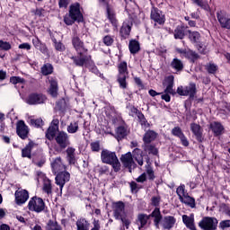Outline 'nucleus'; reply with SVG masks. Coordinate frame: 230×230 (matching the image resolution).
Wrapping results in <instances>:
<instances>
[{
  "instance_id": "obj_35",
  "label": "nucleus",
  "mask_w": 230,
  "mask_h": 230,
  "mask_svg": "<svg viewBox=\"0 0 230 230\" xmlns=\"http://www.w3.org/2000/svg\"><path fill=\"white\" fill-rule=\"evenodd\" d=\"M182 204L189 206V208H195V199L187 194L182 199L180 200Z\"/></svg>"
},
{
  "instance_id": "obj_17",
  "label": "nucleus",
  "mask_w": 230,
  "mask_h": 230,
  "mask_svg": "<svg viewBox=\"0 0 230 230\" xmlns=\"http://www.w3.org/2000/svg\"><path fill=\"white\" fill-rule=\"evenodd\" d=\"M173 75H169L165 78L164 85L166 87L164 93L167 94H175V90H173Z\"/></svg>"
},
{
  "instance_id": "obj_3",
  "label": "nucleus",
  "mask_w": 230,
  "mask_h": 230,
  "mask_svg": "<svg viewBox=\"0 0 230 230\" xmlns=\"http://www.w3.org/2000/svg\"><path fill=\"white\" fill-rule=\"evenodd\" d=\"M113 216L116 220H121L126 229H128L130 226V219L128 218L127 213H125V203L118 201L112 204Z\"/></svg>"
},
{
  "instance_id": "obj_53",
  "label": "nucleus",
  "mask_w": 230,
  "mask_h": 230,
  "mask_svg": "<svg viewBox=\"0 0 230 230\" xmlns=\"http://www.w3.org/2000/svg\"><path fill=\"white\" fill-rule=\"evenodd\" d=\"M207 69L210 75H215V73H217V71H218V66L213 63H209L207 66Z\"/></svg>"
},
{
  "instance_id": "obj_34",
  "label": "nucleus",
  "mask_w": 230,
  "mask_h": 230,
  "mask_svg": "<svg viewBox=\"0 0 230 230\" xmlns=\"http://www.w3.org/2000/svg\"><path fill=\"white\" fill-rule=\"evenodd\" d=\"M189 39L192 44H197L200 42V33L199 31H188Z\"/></svg>"
},
{
  "instance_id": "obj_25",
  "label": "nucleus",
  "mask_w": 230,
  "mask_h": 230,
  "mask_svg": "<svg viewBox=\"0 0 230 230\" xmlns=\"http://www.w3.org/2000/svg\"><path fill=\"white\" fill-rule=\"evenodd\" d=\"M150 219V216L146 214H139L137 216V224L138 226V229L141 230V228L145 227L146 224H148V220Z\"/></svg>"
},
{
  "instance_id": "obj_33",
  "label": "nucleus",
  "mask_w": 230,
  "mask_h": 230,
  "mask_svg": "<svg viewBox=\"0 0 230 230\" xmlns=\"http://www.w3.org/2000/svg\"><path fill=\"white\" fill-rule=\"evenodd\" d=\"M133 157L137 161V164H139V166H143V151H141V149H134Z\"/></svg>"
},
{
  "instance_id": "obj_16",
  "label": "nucleus",
  "mask_w": 230,
  "mask_h": 230,
  "mask_svg": "<svg viewBox=\"0 0 230 230\" xmlns=\"http://www.w3.org/2000/svg\"><path fill=\"white\" fill-rule=\"evenodd\" d=\"M151 19L158 24H164V14H163V12L159 11L158 9L154 8L151 11Z\"/></svg>"
},
{
  "instance_id": "obj_60",
  "label": "nucleus",
  "mask_w": 230,
  "mask_h": 230,
  "mask_svg": "<svg viewBox=\"0 0 230 230\" xmlns=\"http://www.w3.org/2000/svg\"><path fill=\"white\" fill-rule=\"evenodd\" d=\"M160 202H161V197H159V196H155L151 199L152 206H155V208H157V206H159Z\"/></svg>"
},
{
  "instance_id": "obj_48",
  "label": "nucleus",
  "mask_w": 230,
  "mask_h": 230,
  "mask_svg": "<svg viewBox=\"0 0 230 230\" xmlns=\"http://www.w3.org/2000/svg\"><path fill=\"white\" fill-rule=\"evenodd\" d=\"M47 230H62V228L58 226L57 221L49 220L47 225Z\"/></svg>"
},
{
  "instance_id": "obj_62",
  "label": "nucleus",
  "mask_w": 230,
  "mask_h": 230,
  "mask_svg": "<svg viewBox=\"0 0 230 230\" xmlns=\"http://www.w3.org/2000/svg\"><path fill=\"white\" fill-rule=\"evenodd\" d=\"M18 48L19 49H26V51H30V49H31V45L30 43H22Z\"/></svg>"
},
{
  "instance_id": "obj_41",
  "label": "nucleus",
  "mask_w": 230,
  "mask_h": 230,
  "mask_svg": "<svg viewBox=\"0 0 230 230\" xmlns=\"http://www.w3.org/2000/svg\"><path fill=\"white\" fill-rule=\"evenodd\" d=\"M77 230H89V223L87 220L81 218L76 222Z\"/></svg>"
},
{
  "instance_id": "obj_30",
  "label": "nucleus",
  "mask_w": 230,
  "mask_h": 230,
  "mask_svg": "<svg viewBox=\"0 0 230 230\" xmlns=\"http://www.w3.org/2000/svg\"><path fill=\"white\" fill-rule=\"evenodd\" d=\"M157 137V134L154 130H149L146 132L143 137V141L145 144H150Z\"/></svg>"
},
{
  "instance_id": "obj_32",
  "label": "nucleus",
  "mask_w": 230,
  "mask_h": 230,
  "mask_svg": "<svg viewBox=\"0 0 230 230\" xmlns=\"http://www.w3.org/2000/svg\"><path fill=\"white\" fill-rule=\"evenodd\" d=\"M42 190L47 195H51L53 193V188L51 186V181L48 178L43 179V187Z\"/></svg>"
},
{
  "instance_id": "obj_29",
  "label": "nucleus",
  "mask_w": 230,
  "mask_h": 230,
  "mask_svg": "<svg viewBox=\"0 0 230 230\" xmlns=\"http://www.w3.org/2000/svg\"><path fill=\"white\" fill-rule=\"evenodd\" d=\"M178 52L181 55V57L190 58V60H195V58H198L199 57V55H197V53H195L193 50L180 49Z\"/></svg>"
},
{
  "instance_id": "obj_21",
  "label": "nucleus",
  "mask_w": 230,
  "mask_h": 230,
  "mask_svg": "<svg viewBox=\"0 0 230 230\" xmlns=\"http://www.w3.org/2000/svg\"><path fill=\"white\" fill-rule=\"evenodd\" d=\"M107 18L109 19L110 22L116 28L118 26V19H116V12L111 6L107 7Z\"/></svg>"
},
{
  "instance_id": "obj_37",
  "label": "nucleus",
  "mask_w": 230,
  "mask_h": 230,
  "mask_svg": "<svg viewBox=\"0 0 230 230\" xmlns=\"http://www.w3.org/2000/svg\"><path fill=\"white\" fill-rule=\"evenodd\" d=\"M128 133V131H127V128L120 126L116 129V137L118 139V141H119V139H123V137H125L127 136V134Z\"/></svg>"
},
{
  "instance_id": "obj_63",
  "label": "nucleus",
  "mask_w": 230,
  "mask_h": 230,
  "mask_svg": "<svg viewBox=\"0 0 230 230\" xmlns=\"http://www.w3.org/2000/svg\"><path fill=\"white\" fill-rule=\"evenodd\" d=\"M91 148L93 152H98L100 150V142H93L91 144Z\"/></svg>"
},
{
  "instance_id": "obj_12",
  "label": "nucleus",
  "mask_w": 230,
  "mask_h": 230,
  "mask_svg": "<svg viewBox=\"0 0 230 230\" xmlns=\"http://www.w3.org/2000/svg\"><path fill=\"white\" fill-rule=\"evenodd\" d=\"M120 161L125 166V168H128L129 172H132L131 169L136 166V163L134 162V157H132V153L128 152L125 155H122L120 157Z\"/></svg>"
},
{
  "instance_id": "obj_9",
  "label": "nucleus",
  "mask_w": 230,
  "mask_h": 230,
  "mask_svg": "<svg viewBox=\"0 0 230 230\" xmlns=\"http://www.w3.org/2000/svg\"><path fill=\"white\" fill-rule=\"evenodd\" d=\"M58 119H54L46 131V137L49 141H53L57 137V134H58Z\"/></svg>"
},
{
  "instance_id": "obj_31",
  "label": "nucleus",
  "mask_w": 230,
  "mask_h": 230,
  "mask_svg": "<svg viewBox=\"0 0 230 230\" xmlns=\"http://www.w3.org/2000/svg\"><path fill=\"white\" fill-rule=\"evenodd\" d=\"M128 49L132 55H136V53H138L140 49L139 41L136 40H130L128 44Z\"/></svg>"
},
{
  "instance_id": "obj_43",
  "label": "nucleus",
  "mask_w": 230,
  "mask_h": 230,
  "mask_svg": "<svg viewBox=\"0 0 230 230\" xmlns=\"http://www.w3.org/2000/svg\"><path fill=\"white\" fill-rule=\"evenodd\" d=\"M131 112H133L134 114H137V118L138 119H140L141 125H147L146 119H145V115H143V113H139L137 108H131Z\"/></svg>"
},
{
  "instance_id": "obj_15",
  "label": "nucleus",
  "mask_w": 230,
  "mask_h": 230,
  "mask_svg": "<svg viewBox=\"0 0 230 230\" xmlns=\"http://www.w3.org/2000/svg\"><path fill=\"white\" fill-rule=\"evenodd\" d=\"M175 222H177L175 217L172 216H166L162 219L160 225L162 226L163 229L170 230L175 226Z\"/></svg>"
},
{
  "instance_id": "obj_38",
  "label": "nucleus",
  "mask_w": 230,
  "mask_h": 230,
  "mask_svg": "<svg viewBox=\"0 0 230 230\" xmlns=\"http://www.w3.org/2000/svg\"><path fill=\"white\" fill-rule=\"evenodd\" d=\"M185 90L187 96H190V98H194L195 94L197 93V86L195 84H190L188 86H185Z\"/></svg>"
},
{
  "instance_id": "obj_42",
  "label": "nucleus",
  "mask_w": 230,
  "mask_h": 230,
  "mask_svg": "<svg viewBox=\"0 0 230 230\" xmlns=\"http://www.w3.org/2000/svg\"><path fill=\"white\" fill-rule=\"evenodd\" d=\"M144 150L146 154H153V155H157V154H159L157 148L150 144H145Z\"/></svg>"
},
{
  "instance_id": "obj_11",
  "label": "nucleus",
  "mask_w": 230,
  "mask_h": 230,
  "mask_svg": "<svg viewBox=\"0 0 230 230\" xmlns=\"http://www.w3.org/2000/svg\"><path fill=\"white\" fill-rule=\"evenodd\" d=\"M69 13L74 19L77 20V22L84 21V15L80 10V4L75 3L70 5Z\"/></svg>"
},
{
  "instance_id": "obj_64",
  "label": "nucleus",
  "mask_w": 230,
  "mask_h": 230,
  "mask_svg": "<svg viewBox=\"0 0 230 230\" xmlns=\"http://www.w3.org/2000/svg\"><path fill=\"white\" fill-rule=\"evenodd\" d=\"M145 181H146V172H143L137 178V182H145Z\"/></svg>"
},
{
  "instance_id": "obj_51",
  "label": "nucleus",
  "mask_w": 230,
  "mask_h": 230,
  "mask_svg": "<svg viewBox=\"0 0 230 230\" xmlns=\"http://www.w3.org/2000/svg\"><path fill=\"white\" fill-rule=\"evenodd\" d=\"M194 4H197V6H199L200 8H203V10H209V5L204 2V0H191Z\"/></svg>"
},
{
  "instance_id": "obj_54",
  "label": "nucleus",
  "mask_w": 230,
  "mask_h": 230,
  "mask_svg": "<svg viewBox=\"0 0 230 230\" xmlns=\"http://www.w3.org/2000/svg\"><path fill=\"white\" fill-rule=\"evenodd\" d=\"M114 42V38H112V36L111 35H107L103 38V43L105 44V46H112Z\"/></svg>"
},
{
  "instance_id": "obj_57",
  "label": "nucleus",
  "mask_w": 230,
  "mask_h": 230,
  "mask_svg": "<svg viewBox=\"0 0 230 230\" xmlns=\"http://www.w3.org/2000/svg\"><path fill=\"white\" fill-rule=\"evenodd\" d=\"M10 82H11V84H13L15 85L17 84H23L24 79L21 78L19 76H13V77L10 78Z\"/></svg>"
},
{
  "instance_id": "obj_56",
  "label": "nucleus",
  "mask_w": 230,
  "mask_h": 230,
  "mask_svg": "<svg viewBox=\"0 0 230 230\" xmlns=\"http://www.w3.org/2000/svg\"><path fill=\"white\" fill-rule=\"evenodd\" d=\"M172 136H176V137H180V138L181 137V136H184V134L182 133V130L179 127L172 128Z\"/></svg>"
},
{
  "instance_id": "obj_10",
  "label": "nucleus",
  "mask_w": 230,
  "mask_h": 230,
  "mask_svg": "<svg viewBox=\"0 0 230 230\" xmlns=\"http://www.w3.org/2000/svg\"><path fill=\"white\" fill-rule=\"evenodd\" d=\"M14 197L17 206H22V204H26L30 199V193H28L26 190H17L14 193Z\"/></svg>"
},
{
  "instance_id": "obj_55",
  "label": "nucleus",
  "mask_w": 230,
  "mask_h": 230,
  "mask_svg": "<svg viewBox=\"0 0 230 230\" xmlns=\"http://www.w3.org/2000/svg\"><path fill=\"white\" fill-rule=\"evenodd\" d=\"M0 49L8 51L9 49H12V45L6 41L0 40Z\"/></svg>"
},
{
  "instance_id": "obj_6",
  "label": "nucleus",
  "mask_w": 230,
  "mask_h": 230,
  "mask_svg": "<svg viewBox=\"0 0 230 230\" xmlns=\"http://www.w3.org/2000/svg\"><path fill=\"white\" fill-rule=\"evenodd\" d=\"M199 226L203 230H217V227H218V219L217 217H205L199 223Z\"/></svg>"
},
{
  "instance_id": "obj_50",
  "label": "nucleus",
  "mask_w": 230,
  "mask_h": 230,
  "mask_svg": "<svg viewBox=\"0 0 230 230\" xmlns=\"http://www.w3.org/2000/svg\"><path fill=\"white\" fill-rule=\"evenodd\" d=\"M67 132L68 134H76L78 132V123L77 122H72L67 127Z\"/></svg>"
},
{
  "instance_id": "obj_58",
  "label": "nucleus",
  "mask_w": 230,
  "mask_h": 230,
  "mask_svg": "<svg viewBox=\"0 0 230 230\" xmlns=\"http://www.w3.org/2000/svg\"><path fill=\"white\" fill-rule=\"evenodd\" d=\"M230 227V220L227 219V220H222L220 223H219V229H227Z\"/></svg>"
},
{
  "instance_id": "obj_5",
  "label": "nucleus",
  "mask_w": 230,
  "mask_h": 230,
  "mask_svg": "<svg viewBox=\"0 0 230 230\" xmlns=\"http://www.w3.org/2000/svg\"><path fill=\"white\" fill-rule=\"evenodd\" d=\"M119 77L118 82L120 89H127V76H128V68L127 62L122 61L119 64Z\"/></svg>"
},
{
  "instance_id": "obj_24",
  "label": "nucleus",
  "mask_w": 230,
  "mask_h": 230,
  "mask_svg": "<svg viewBox=\"0 0 230 230\" xmlns=\"http://www.w3.org/2000/svg\"><path fill=\"white\" fill-rule=\"evenodd\" d=\"M182 222L185 224L186 227H188L190 230H197L195 227V219L193 218V216H182Z\"/></svg>"
},
{
  "instance_id": "obj_1",
  "label": "nucleus",
  "mask_w": 230,
  "mask_h": 230,
  "mask_svg": "<svg viewBox=\"0 0 230 230\" xmlns=\"http://www.w3.org/2000/svg\"><path fill=\"white\" fill-rule=\"evenodd\" d=\"M72 44L78 55V57H72V60L75 66L82 67L89 64V60H91V56H85L84 53H87L85 47L84 46V41L80 40V38L74 37L72 39Z\"/></svg>"
},
{
  "instance_id": "obj_59",
  "label": "nucleus",
  "mask_w": 230,
  "mask_h": 230,
  "mask_svg": "<svg viewBox=\"0 0 230 230\" xmlns=\"http://www.w3.org/2000/svg\"><path fill=\"white\" fill-rule=\"evenodd\" d=\"M54 44H55V49H57V51H65L66 50V46H64V44H62V42L56 41V40H55Z\"/></svg>"
},
{
  "instance_id": "obj_45",
  "label": "nucleus",
  "mask_w": 230,
  "mask_h": 230,
  "mask_svg": "<svg viewBox=\"0 0 230 230\" xmlns=\"http://www.w3.org/2000/svg\"><path fill=\"white\" fill-rule=\"evenodd\" d=\"M75 149L74 147H67L66 149V154H67V157L70 164H75Z\"/></svg>"
},
{
  "instance_id": "obj_23",
  "label": "nucleus",
  "mask_w": 230,
  "mask_h": 230,
  "mask_svg": "<svg viewBox=\"0 0 230 230\" xmlns=\"http://www.w3.org/2000/svg\"><path fill=\"white\" fill-rule=\"evenodd\" d=\"M37 146V144L34 142H29V144L22 150V156L28 157V159H31V150Z\"/></svg>"
},
{
  "instance_id": "obj_28",
  "label": "nucleus",
  "mask_w": 230,
  "mask_h": 230,
  "mask_svg": "<svg viewBox=\"0 0 230 230\" xmlns=\"http://www.w3.org/2000/svg\"><path fill=\"white\" fill-rule=\"evenodd\" d=\"M190 130L196 136L198 141H202V129H200V125L192 123L190 124Z\"/></svg>"
},
{
  "instance_id": "obj_13",
  "label": "nucleus",
  "mask_w": 230,
  "mask_h": 230,
  "mask_svg": "<svg viewBox=\"0 0 230 230\" xmlns=\"http://www.w3.org/2000/svg\"><path fill=\"white\" fill-rule=\"evenodd\" d=\"M69 179H71V175L67 172H59L56 176V184L59 186L61 191L66 183L69 182Z\"/></svg>"
},
{
  "instance_id": "obj_22",
  "label": "nucleus",
  "mask_w": 230,
  "mask_h": 230,
  "mask_svg": "<svg viewBox=\"0 0 230 230\" xmlns=\"http://www.w3.org/2000/svg\"><path fill=\"white\" fill-rule=\"evenodd\" d=\"M52 169H53V172L56 173L62 172V170H66V165L62 164V158L58 157L53 161Z\"/></svg>"
},
{
  "instance_id": "obj_14",
  "label": "nucleus",
  "mask_w": 230,
  "mask_h": 230,
  "mask_svg": "<svg viewBox=\"0 0 230 230\" xmlns=\"http://www.w3.org/2000/svg\"><path fill=\"white\" fill-rule=\"evenodd\" d=\"M16 132L19 137L22 139H26L28 137V126H26V123H24L23 120H20L16 124Z\"/></svg>"
},
{
  "instance_id": "obj_8",
  "label": "nucleus",
  "mask_w": 230,
  "mask_h": 230,
  "mask_svg": "<svg viewBox=\"0 0 230 230\" xmlns=\"http://www.w3.org/2000/svg\"><path fill=\"white\" fill-rule=\"evenodd\" d=\"M46 102V95L42 93H31L25 99V103L28 105H40V103Z\"/></svg>"
},
{
  "instance_id": "obj_18",
  "label": "nucleus",
  "mask_w": 230,
  "mask_h": 230,
  "mask_svg": "<svg viewBox=\"0 0 230 230\" xmlns=\"http://www.w3.org/2000/svg\"><path fill=\"white\" fill-rule=\"evenodd\" d=\"M49 81L50 84L49 93L52 98H57V96H58V83L57 82V79L53 77H49Z\"/></svg>"
},
{
  "instance_id": "obj_40",
  "label": "nucleus",
  "mask_w": 230,
  "mask_h": 230,
  "mask_svg": "<svg viewBox=\"0 0 230 230\" xmlns=\"http://www.w3.org/2000/svg\"><path fill=\"white\" fill-rule=\"evenodd\" d=\"M176 193L179 197V200H182V199L188 195V191L186 190V186L184 184L180 185L176 189Z\"/></svg>"
},
{
  "instance_id": "obj_4",
  "label": "nucleus",
  "mask_w": 230,
  "mask_h": 230,
  "mask_svg": "<svg viewBox=\"0 0 230 230\" xmlns=\"http://www.w3.org/2000/svg\"><path fill=\"white\" fill-rule=\"evenodd\" d=\"M29 211H32L34 213H42L46 209V203L44 199L34 196L31 198L27 206Z\"/></svg>"
},
{
  "instance_id": "obj_47",
  "label": "nucleus",
  "mask_w": 230,
  "mask_h": 230,
  "mask_svg": "<svg viewBox=\"0 0 230 230\" xmlns=\"http://www.w3.org/2000/svg\"><path fill=\"white\" fill-rule=\"evenodd\" d=\"M146 175L148 176L150 181H154L155 179V173L154 172V169L150 164L146 165Z\"/></svg>"
},
{
  "instance_id": "obj_20",
  "label": "nucleus",
  "mask_w": 230,
  "mask_h": 230,
  "mask_svg": "<svg viewBox=\"0 0 230 230\" xmlns=\"http://www.w3.org/2000/svg\"><path fill=\"white\" fill-rule=\"evenodd\" d=\"M149 217H152L154 219V224L156 229H159L161 226V221L163 220V215H161V210L159 208H155Z\"/></svg>"
},
{
  "instance_id": "obj_46",
  "label": "nucleus",
  "mask_w": 230,
  "mask_h": 230,
  "mask_svg": "<svg viewBox=\"0 0 230 230\" xmlns=\"http://www.w3.org/2000/svg\"><path fill=\"white\" fill-rule=\"evenodd\" d=\"M174 39H184V29L182 27H176V29L174 30Z\"/></svg>"
},
{
  "instance_id": "obj_39",
  "label": "nucleus",
  "mask_w": 230,
  "mask_h": 230,
  "mask_svg": "<svg viewBox=\"0 0 230 230\" xmlns=\"http://www.w3.org/2000/svg\"><path fill=\"white\" fill-rule=\"evenodd\" d=\"M171 67H172V69H175L176 71H182L184 65H182V61H181V59L174 58L171 62Z\"/></svg>"
},
{
  "instance_id": "obj_19",
  "label": "nucleus",
  "mask_w": 230,
  "mask_h": 230,
  "mask_svg": "<svg viewBox=\"0 0 230 230\" xmlns=\"http://www.w3.org/2000/svg\"><path fill=\"white\" fill-rule=\"evenodd\" d=\"M131 30H132V22L130 21L124 22L120 29L121 37H123V39H128V35H130Z\"/></svg>"
},
{
  "instance_id": "obj_7",
  "label": "nucleus",
  "mask_w": 230,
  "mask_h": 230,
  "mask_svg": "<svg viewBox=\"0 0 230 230\" xmlns=\"http://www.w3.org/2000/svg\"><path fill=\"white\" fill-rule=\"evenodd\" d=\"M55 141L59 148H67L71 142L69 141V135L66 131H58L55 137Z\"/></svg>"
},
{
  "instance_id": "obj_2",
  "label": "nucleus",
  "mask_w": 230,
  "mask_h": 230,
  "mask_svg": "<svg viewBox=\"0 0 230 230\" xmlns=\"http://www.w3.org/2000/svg\"><path fill=\"white\" fill-rule=\"evenodd\" d=\"M101 160L105 164H111L114 172H119L121 170V164H119L115 152L103 149L101 153Z\"/></svg>"
},
{
  "instance_id": "obj_44",
  "label": "nucleus",
  "mask_w": 230,
  "mask_h": 230,
  "mask_svg": "<svg viewBox=\"0 0 230 230\" xmlns=\"http://www.w3.org/2000/svg\"><path fill=\"white\" fill-rule=\"evenodd\" d=\"M41 73L45 76H47V75H51V73H53V66L51 64H49V63L45 64L41 67Z\"/></svg>"
},
{
  "instance_id": "obj_61",
  "label": "nucleus",
  "mask_w": 230,
  "mask_h": 230,
  "mask_svg": "<svg viewBox=\"0 0 230 230\" xmlns=\"http://www.w3.org/2000/svg\"><path fill=\"white\" fill-rule=\"evenodd\" d=\"M177 93L180 94V96H188L186 93V86H179L177 88Z\"/></svg>"
},
{
  "instance_id": "obj_26",
  "label": "nucleus",
  "mask_w": 230,
  "mask_h": 230,
  "mask_svg": "<svg viewBox=\"0 0 230 230\" xmlns=\"http://www.w3.org/2000/svg\"><path fill=\"white\" fill-rule=\"evenodd\" d=\"M217 20L220 22L222 28H226L230 30V19L226 17L222 12L217 13Z\"/></svg>"
},
{
  "instance_id": "obj_36",
  "label": "nucleus",
  "mask_w": 230,
  "mask_h": 230,
  "mask_svg": "<svg viewBox=\"0 0 230 230\" xmlns=\"http://www.w3.org/2000/svg\"><path fill=\"white\" fill-rule=\"evenodd\" d=\"M210 127L216 136H220V134H222V131L224 130V126H222V124H220L219 122H212L210 124Z\"/></svg>"
},
{
  "instance_id": "obj_27",
  "label": "nucleus",
  "mask_w": 230,
  "mask_h": 230,
  "mask_svg": "<svg viewBox=\"0 0 230 230\" xmlns=\"http://www.w3.org/2000/svg\"><path fill=\"white\" fill-rule=\"evenodd\" d=\"M32 44L36 49H39V51H40V53H43L44 55H46V53H48V47H46V44L41 43L39 40V38L33 39Z\"/></svg>"
},
{
  "instance_id": "obj_49",
  "label": "nucleus",
  "mask_w": 230,
  "mask_h": 230,
  "mask_svg": "<svg viewBox=\"0 0 230 230\" xmlns=\"http://www.w3.org/2000/svg\"><path fill=\"white\" fill-rule=\"evenodd\" d=\"M75 21H78V20H75V18L72 17L71 13L66 14L64 17V22L67 26H71V25L75 24Z\"/></svg>"
},
{
  "instance_id": "obj_52",
  "label": "nucleus",
  "mask_w": 230,
  "mask_h": 230,
  "mask_svg": "<svg viewBox=\"0 0 230 230\" xmlns=\"http://www.w3.org/2000/svg\"><path fill=\"white\" fill-rule=\"evenodd\" d=\"M30 123L31 125H32V127H37V128L44 125V121H42V119H31Z\"/></svg>"
}]
</instances>
